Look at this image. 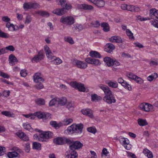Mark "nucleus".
<instances>
[{
	"label": "nucleus",
	"mask_w": 158,
	"mask_h": 158,
	"mask_svg": "<svg viewBox=\"0 0 158 158\" xmlns=\"http://www.w3.org/2000/svg\"><path fill=\"white\" fill-rule=\"evenodd\" d=\"M50 124L53 127L57 129L62 126V123L60 122L57 123L56 121H51L50 122Z\"/></svg>",
	"instance_id": "a878e982"
},
{
	"label": "nucleus",
	"mask_w": 158,
	"mask_h": 158,
	"mask_svg": "<svg viewBox=\"0 0 158 158\" xmlns=\"http://www.w3.org/2000/svg\"><path fill=\"white\" fill-rule=\"evenodd\" d=\"M57 99L58 104L61 106H64L67 103V100L66 98L63 97L60 98H57Z\"/></svg>",
	"instance_id": "cd10ccee"
},
{
	"label": "nucleus",
	"mask_w": 158,
	"mask_h": 158,
	"mask_svg": "<svg viewBox=\"0 0 158 158\" xmlns=\"http://www.w3.org/2000/svg\"><path fill=\"white\" fill-rule=\"evenodd\" d=\"M6 50H8L10 51L13 52L15 50V48L12 45H9L8 46L6 47Z\"/></svg>",
	"instance_id": "69168bd1"
},
{
	"label": "nucleus",
	"mask_w": 158,
	"mask_h": 158,
	"mask_svg": "<svg viewBox=\"0 0 158 158\" xmlns=\"http://www.w3.org/2000/svg\"><path fill=\"white\" fill-rule=\"evenodd\" d=\"M82 113L85 115H88L90 117L92 118L93 117V115L92 111L89 109H86L81 110Z\"/></svg>",
	"instance_id": "412c9836"
},
{
	"label": "nucleus",
	"mask_w": 158,
	"mask_h": 158,
	"mask_svg": "<svg viewBox=\"0 0 158 158\" xmlns=\"http://www.w3.org/2000/svg\"><path fill=\"white\" fill-rule=\"evenodd\" d=\"M9 37L10 35L8 34L1 31V30H0V37L7 39L9 38Z\"/></svg>",
	"instance_id": "37998d69"
},
{
	"label": "nucleus",
	"mask_w": 158,
	"mask_h": 158,
	"mask_svg": "<svg viewBox=\"0 0 158 158\" xmlns=\"http://www.w3.org/2000/svg\"><path fill=\"white\" fill-rule=\"evenodd\" d=\"M72 142L71 139L66 137H58L53 139V142L56 145L70 144Z\"/></svg>",
	"instance_id": "7ed1b4c3"
},
{
	"label": "nucleus",
	"mask_w": 158,
	"mask_h": 158,
	"mask_svg": "<svg viewBox=\"0 0 158 158\" xmlns=\"http://www.w3.org/2000/svg\"><path fill=\"white\" fill-rule=\"evenodd\" d=\"M64 9L63 8L61 9L57 8L53 10L52 12L58 15L61 16L65 13L64 11Z\"/></svg>",
	"instance_id": "b1692460"
},
{
	"label": "nucleus",
	"mask_w": 158,
	"mask_h": 158,
	"mask_svg": "<svg viewBox=\"0 0 158 158\" xmlns=\"http://www.w3.org/2000/svg\"><path fill=\"white\" fill-rule=\"evenodd\" d=\"M83 128V125L82 123L77 124H73L68 127L66 131V133L69 134L75 133L76 135L79 136H81Z\"/></svg>",
	"instance_id": "f03ea898"
},
{
	"label": "nucleus",
	"mask_w": 158,
	"mask_h": 158,
	"mask_svg": "<svg viewBox=\"0 0 158 158\" xmlns=\"http://www.w3.org/2000/svg\"><path fill=\"white\" fill-rule=\"evenodd\" d=\"M31 9L33 8L36 9L37 8H39L40 5L37 3H32L30 2Z\"/></svg>",
	"instance_id": "8fccbe9b"
},
{
	"label": "nucleus",
	"mask_w": 158,
	"mask_h": 158,
	"mask_svg": "<svg viewBox=\"0 0 158 158\" xmlns=\"http://www.w3.org/2000/svg\"><path fill=\"white\" fill-rule=\"evenodd\" d=\"M101 26L103 28V30L105 32H107L110 30V27L108 23H102L101 24Z\"/></svg>",
	"instance_id": "7c9ffc66"
},
{
	"label": "nucleus",
	"mask_w": 158,
	"mask_h": 158,
	"mask_svg": "<svg viewBox=\"0 0 158 158\" xmlns=\"http://www.w3.org/2000/svg\"><path fill=\"white\" fill-rule=\"evenodd\" d=\"M58 1L59 3H58V5H60L63 7H64L65 5L67 3V1L66 0H56V2H57Z\"/></svg>",
	"instance_id": "49530a36"
},
{
	"label": "nucleus",
	"mask_w": 158,
	"mask_h": 158,
	"mask_svg": "<svg viewBox=\"0 0 158 158\" xmlns=\"http://www.w3.org/2000/svg\"><path fill=\"white\" fill-rule=\"evenodd\" d=\"M9 63L12 66L15 65L18 62V60L16 57L13 54H10L9 56Z\"/></svg>",
	"instance_id": "4be33fe9"
},
{
	"label": "nucleus",
	"mask_w": 158,
	"mask_h": 158,
	"mask_svg": "<svg viewBox=\"0 0 158 158\" xmlns=\"http://www.w3.org/2000/svg\"><path fill=\"white\" fill-rule=\"evenodd\" d=\"M72 64L77 68L81 69H85L87 67V64L85 62L77 59L73 60L72 62Z\"/></svg>",
	"instance_id": "0eeeda50"
},
{
	"label": "nucleus",
	"mask_w": 158,
	"mask_h": 158,
	"mask_svg": "<svg viewBox=\"0 0 158 158\" xmlns=\"http://www.w3.org/2000/svg\"><path fill=\"white\" fill-rule=\"evenodd\" d=\"M127 10L132 12H136L140 10V8L137 6L128 5Z\"/></svg>",
	"instance_id": "f3484780"
},
{
	"label": "nucleus",
	"mask_w": 158,
	"mask_h": 158,
	"mask_svg": "<svg viewBox=\"0 0 158 158\" xmlns=\"http://www.w3.org/2000/svg\"><path fill=\"white\" fill-rule=\"evenodd\" d=\"M87 130L89 132L94 134L95 133L97 132V130L95 128L92 127H89L88 128H87Z\"/></svg>",
	"instance_id": "4d7b16f0"
},
{
	"label": "nucleus",
	"mask_w": 158,
	"mask_h": 158,
	"mask_svg": "<svg viewBox=\"0 0 158 158\" xmlns=\"http://www.w3.org/2000/svg\"><path fill=\"white\" fill-rule=\"evenodd\" d=\"M135 80L136 83L140 84H142L143 83V81L140 77L136 76V77L135 79Z\"/></svg>",
	"instance_id": "603ef678"
},
{
	"label": "nucleus",
	"mask_w": 158,
	"mask_h": 158,
	"mask_svg": "<svg viewBox=\"0 0 158 158\" xmlns=\"http://www.w3.org/2000/svg\"><path fill=\"white\" fill-rule=\"evenodd\" d=\"M66 156L68 158H77V152L75 151H72L70 154H67Z\"/></svg>",
	"instance_id": "72a5a7b5"
},
{
	"label": "nucleus",
	"mask_w": 158,
	"mask_h": 158,
	"mask_svg": "<svg viewBox=\"0 0 158 158\" xmlns=\"http://www.w3.org/2000/svg\"><path fill=\"white\" fill-rule=\"evenodd\" d=\"M57 98H55L51 100L49 103V105L50 106H53L55 105L56 102H57Z\"/></svg>",
	"instance_id": "5fc2aeb1"
},
{
	"label": "nucleus",
	"mask_w": 158,
	"mask_h": 158,
	"mask_svg": "<svg viewBox=\"0 0 158 158\" xmlns=\"http://www.w3.org/2000/svg\"><path fill=\"white\" fill-rule=\"evenodd\" d=\"M27 74L26 71L25 69L22 70L20 72V74L22 77H25L27 76Z\"/></svg>",
	"instance_id": "774afa93"
},
{
	"label": "nucleus",
	"mask_w": 158,
	"mask_h": 158,
	"mask_svg": "<svg viewBox=\"0 0 158 158\" xmlns=\"http://www.w3.org/2000/svg\"><path fill=\"white\" fill-rule=\"evenodd\" d=\"M110 41L111 42H116L118 43H122L124 41L120 37L116 36L111 37L110 39Z\"/></svg>",
	"instance_id": "dca6fc26"
},
{
	"label": "nucleus",
	"mask_w": 158,
	"mask_h": 158,
	"mask_svg": "<svg viewBox=\"0 0 158 158\" xmlns=\"http://www.w3.org/2000/svg\"><path fill=\"white\" fill-rule=\"evenodd\" d=\"M117 81L118 83L121 84L125 89L129 91L131 90L132 88L131 85L128 84L127 81H125L122 78L120 77L118 78Z\"/></svg>",
	"instance_id": "9b49d317"
},
{
	"label": "nucleus",
	"mask_w": 158,
	"mask_h": 158,
	"mask_svg": "<svg viewBox=\"0 0 158 158\" xmlns=\"http://www.w3.org/2000/svg\"><path fill=\"white\" fill-rule=\"evenodd\" d=\"M158 14V10H156L155 8H152L150 10V14L152 15L154 14Z\"/></svg>",
	"instance_id": "680f3d73"
},
{
	"label": "nucleus",
	"mask_w": 158,
	"mask_h": 158,
	"mask_svg": "<svg viewBox=\"0 0 158 158\" xmlns=\"http://www.w3.org/2000/svg\"><path fill=\"white\" fill-rule=\"evenodd\" d=\"M89 56L92 58H100L102 57L101 54L96 51H92L89 53Z\"/></svg>",
	"instance_id": "393cba45"
},
{
	"label": "nucleus",
	"mask_w": 158,
	"mask_h": 158,
	"mask_svg": "<svg viewBox=\"0 0 158 158\" xmlns=\"http://www.w3.org/2000/svg\"><path fill=\"white\" fill-rule=\"evenodd\" d=\"M77 7L79 9H82L85 10H91L93 8L92 6L85 4H78Z\"/></svg>",
	"instance_id": "a211bd4d"
},
{
	"label": "nucleus",
	"mask_w": 158,
	"mask_h": 158,
	"mask_svg": "<svg viewBox=\"0 0 158 158\" xmlns=\"http://www.w3.org/2000/svg\"><path fill=\"white\" fill-rule=\"evenodd\" d=\"M127 77L131 79L134 80L135 78L136 77V76L134 75L132 73H129L127 75Z\"/></svg>",
	"instance_id": "052dcab7"
},
{
	"label": "nucleus",
	"mask_w": 158,
	"mask_h": 158,
	"mask_svg": "<svg viewBox=\"0 0 158 158\" xmlns=\"http://www.w3.org/2000/svg\"><path fill=\"white\" fill-rule=\"evenodd\" d=\"M53 60L55 61L54 64L57 65L59 64L62 62L61 60L58 57L54 58L53 59Z\"/></svg>",
	"instance_id": "864d4df0"
},
{
	"label": "nucleus",
	"mask_w": 158,
	"mask_h": 158,
	"mask_svg": "<svg viewBox=\"0 0 158 158\" xmlns=\"http://www.w3.org/2000/svg\"><path fill=\"white\" fill-rule=\"evenodd\" d=\"M115 46L112 43H107L105 46V51L109 53H111L115 49Z\"/></svg>",
	"instance_id": "2eb2a0df"
},
{
	"label": "nucleus",
	"mask_w": 158,
	"mask_h": 158,
	"mask_svg": "<svg viewBox=\"0 0 158 158\" xmlns=\"http://www.w3.org/2000/svg\"><path fill=\"white\" fill-rule=\"evenodd\" d=\"M102 98L100 96H98L97 94H94L91 95V100L95 102H98L100 101Z\"/></svg>",
	"instance_id": "f704fd0d"
},
{
	"label": "nucleus",
	"mask_w": 158,
	"mask_h": 158,
	"mask_svg": "<svg viewBox=\"0 0 158 158\" xmlns=\"http://www.w3.org/2000/svg\"><path fill=\"white\" fill-rule=\"evenodd\" d=\"M120 143L123 144H128L129 143V140L126 138H121L119 139Z\"/></svg>",
	"instance_id": "4c0bfd02"
},
{
	"label": "nucleus",
	"mask_w": 158,
	"mask_h": 158,
	"mask_svg": "<svg viewBox=\"0 0 158 158\" xmlns=\"http://www.w3.org/2000/svg\"><path fill=\"white\" fill-rule=\"evenodd\" d=\"M83 29V26L81 24L74 25L73 27V30L74 31H80Z\"/></svg>",
	"instance_id": "2f4dec72"
},
{
	"label": "nucleus",
	"mask_w": 158,
	"mask_h": 158,
	"mask_svg": "<svg viewBox=\"0 0 158 158\" xmlns=\"http://www.w3.org/2000/svg\"><path fill=\"white\" fill-rule=\"evenodd\" d=\"M33 79L34 81L36 83H39L40 82H43L44 80L42 74L40 73H35L33 76Z\"/></svg>",
	"instance_id": "4468645a"
},
{
	"label": "nucleus",
	"mask_w": 158,
	"mask_h": 158,
	"mask_svg": "<svg viewBox=\"0 0 158 158\" xmlns=\"http://www.w3.org/2000/svg\"><path fill=\"white\" fill-rule=\"evenodd\" d=\"M23 8L25 11H27L31 9L30 2H25L23 4Z\"/></svg>",
	"instance_id": "79ce46f5"
},
{
	"label": "nucleus",
	"mask_w": 158,
	"mask_h": 158,
	"mask_svg": "<svg viewBox=\"0 0 158 158\" xmlns=\"http://www.w3.org/2000/svg\"><path fill=\"white\" fill-rule=\"evenodd\" d=\"M31 15H27L26 16L25 23L27 24L31 22Z\"/></svg>",
	"instance_id": "13d9d810"
},
{
	"label": "nucleus",
	"mask_w": 158,
	"mask_h": 158,
	"mask_svg": "<svg viewBox=\"0 0 158 158\" xmlns=\"http://www.w3.org/2000/svg\"><path fill=\"white\" fill-rule=\"evenodd\" d=\"M2 76L3 78H9L10 77V76L7 74L3 73L2 71H0V76Z\"/></svg>",
	"instance_id": "e2e57ef3"
},
{
	"label": "nucleus",
	"mask_w": 158,
	"mask_h": 158,
	"mask_svg": "<svg viewBox=\"0 0 158 158\" xmlns=\"http://www.w3.org/2000/svg\"><path fill=\"white\" fill-rule=\"evenodd\" d=\"M143 153L148 158H153V156L152 153L147 148L143 149Z\"/></svg>",
	"instance_id": "bb28decb"
},
{
	"label": "nucleus",
	"mask_w": 158,
	"mask_h": 158,
	"mask_svg": "<svg viewBox=\"0 0 158 158\" xmlns=\"http://www.w3.org/2000/svg\"><path fill=\"white\" fill-rule=\"evenodd\" d=\"M158 77V75L156 73H154L153 75L149 76L147 77V80L150 81H152L154 78H156Z\"/></svg>",
	"instance_id": "ea45409f"
},
{
	"label": "nucleus",
	"mask_w": 158,
	"mask_h": 158,
	"mask_svg": "<svg viewBox=\"0 0 158 158\" xmlns=\"http://www.w3.org/2000/svg\"><path fill=\"white\" fill-rule=\"evenodd\" d=\"M71 85L73 87L78 90L80 92H85V90L84 85L81 83H79L76 81L71 82Z\"/></svg>",
	"instance_id": "6e6552de"
},
{
	"label": "nucleus",
	"mask_w": 158,
	"mask_h": 158,
	"mask_svg": "<svg viewBox=\"0 0 158 158\" xmlns=\"http://www.w3.org/2000/svg\"><path fill=\"white\" fill-rule=\"evenodd\" d=\"M63 8L64 9V11L65 13L67 12V10H69L70 9H71L72 8V6L70 4H68L67 3L64 6Z\"/></svg>",
	"instance_id": "de8ad7c7"
},
{
	"label": "nucleus",
	"mask_w": 158,
	"mask_h": 158,
	"mask_svg": "<svg viewBox=\"0 0 158 158\" xmlns=\"http://www.w3.org/2000/svg\"><path fill=\"white\" fill-rule=\"evenodd\" d=\"M156 21L158 22V21L156 19H155L151 21V22L152 24V25L154 27L158 28V23Z\"/></svg>",
	"instance_id": "338daca9"
},
{
	"label": "nucleus",
	"mask_w": 158,
	"mask_h": 158,
	"mask_svg": "<svg viewBox=\"0 0 158 158\" xmlns=\"http://www.w3.org/2000/svg\"><path fill=\"white\" fill-rule=\"evenodd\" d=\"M16 135L19 138L23 140L27 141L29 140L28 137L23 132H17Z\"/></svg>",
	"instance_id": "5701e85b"
},
{
	"label": "nucleus",
	"mask_w": 158,
	"mask_h": 158,
	"mask_svg": "<svg viewBox=\"0 0 158 158\" xmlns=\"http://www.w3.org/2000/svg\"><path fill=\"white\" fill-rule=\"evenodd\" d=\"M23 115L27 118H30L31 119H34L36 116L39 119H42L44 122L50 120L52 118V115L49 113L41 111L36 112L33 114H23Z\"/></svg>",
	"instance_id": "f257e3e1"
},
{
	"label": "nucleus",
	"mask_w": 158,
	"mask_h": 158,
	"mask_svg": "<svg viewBox=\"0 0 158 158\" xmlns=\"http://www.w3.org/2000/svg\"><path fill=\"white\" fill-rule=\"evenodd\" d=\"M104 101L105 102L109 104H111L116 102V100L113 94L111 96L109 95L105 96L103 98Z\"/></svg>",
	"instance_id": "f8f14e48"
},
{
	"label": "nucleus",
	"mask_w": 158,
	"mask_h": 158,
	"mask_svg": "<svg viewBox=\"0 0 158 158\" xmlns=\"http://www.w3.org/2000/svg\"><path fill=\"white\" fill-rule=\"evenodd\" d=\"M74 105L71 102H68L67 103L66 108L69 110H73Z\"/></svg>",
	"instance_id": "c03bdc74"
},
{
	"label": "nucleus",
	"mask_w": 158,
	"mask_h": 158,
	"mask_svg": "<svg viewBox=\"0 0 158 158\" xmlns=\"http://www.w3.org/2000/svg\"><path fill=\"white\" fill-rule=\"evenodd\" d=\"M73 121V120L71 118H66L63 121L62 123V126L63 125H68L69 123H72Z\"/></svg>",
	"instance_id": "58836bf2"
},
{
	"label": "nucleus",
	"mask_w": 158,
	"mask_h": 158,
	"mask_svg": "<svg viewBox=\"0 0 158 158\" xmlns=\"http://www.w3.org/2000/svg\"><path fill=\"white\" fill-rule=\"evenodd\" d=\"M65 39V41L68 42L70 44H73L74 43V42L71 37H68L66 39Z\"/></svg>",
	"instance_id": "0e129e2a"
},
{
	"label": "nucleus",
	"mask_w": 158,
	"mask_h": 158,
	"mask_svg": "<svg viewBox=\"0 0 158 158\" xmlns=\"http://www.w3.org/2000/svg\"><path fill=\"white\" fill-rule=\"evenodd\" d=\"M72 142L70 144L69 148L71 150L74 149L75 150H78L81 148L83 146L82 143L78 141H74L73 140H71Z\"/></svg>",
	"instance_id": "423d86ee"
},
{
	"label": "nucleus",
	"mask_w": 158,
	"mask_h": 158,
	"mask_svg": "<svg viewBox=\"0 0 158 158\" xmlns=\"http://www.w3.org/2000/svg\"><path fill=\"white\" fill-rule=\"evenodd\" d=\"M46 56L50 60H53L54 58H56V57L53 56L51 51L46 54Z\"/></svg>",
	"instance_id": "6e6d98bb"
},
{
	"label": "nucleus",
	"mask_w": 158,
	"mask_h": 158,
	"mask_svg": "<svg viewBox=\"0 0 158 158\" xmlns=\"http://www.w3.org/2000/svg\"><path fill=\"white\" fill-rule=\"evenodd\" d=\"M113 60L109 57H106L103 58V61L106 63V65L110 66L113 65Z\"/></svg>",
	"instance_id": "c85d7f7f"
},
{
	"label": "nucleus",
	"mask_w": 158,
	"mask_h": 158,
	"mask_svg": "<svg viewBox=\"0 0 158 158\" xmlns=\"http://www.w3.org/2000/svg\"><path fill=\"white\" fill-rule=\"evenodd\" d=\"M85 61L87 63L94 64L96 66H99L101 64V62L99 60L94 58H87L85 59Z\"/></svg>",
	"instance_id": "9d476101"
},
{
	"label": "nucleus",
	"mask_w": 158,
	"mask_h": 158,
	"mask_svg": "<svg viewBox=\"0 0 158 158\" xmlns=\"http://www.w3.org/2000/svg\"><path fill=\"white\" fill-rule=\"evenodd\" d=\"M39 83L35 85V88L37 89H43L44 87V86L42 83V82H40Z\"/></svg>",
	"instance_id": "bf43d9fd"
},
{
	"label": "nucleus",
	"mask_w": 158,
	"mask_h": 158,
	"mask_svg": "<svg viewBox=\"0 0 158 158\" xmlns=\"http://www.w3.org/2000/svg\"><path fill=\"white\" fill-rule=\"evenodd\" d=\"M6 27L8 28V30L11 31L18 30L19 29V27L17 26L14 25L10 23H8L6 24Z\"/></svg>",
	"instance_id": "6ab92c4d"
},
{
	"label": "nucleus",
	"mask_w": 158,
	"mask_h": 158,
	"mask_svg": "<svg viewBox=\"0 0 158 158\" xmlns=\"http://www.w3.org/2000/svg\"><path fill=\"white\" fill-rule=\"evenodd\" d=\"M37 13L43 17H48L49 15V13L45 11H38Z\"/></svg>",
	"instance_id": "a19ab883"
},
{
	"label": "nucleus",
	"mask_w": 158,
	"mask_h": 158,
	"mask_svg": "<svg viewBox=\"0 0 158 158\" xmlns=\"http://www.w3.org/2000/svg\"><path fill=\"white\" fill-rule=\"evenodd\" d=\"M35 101L36 103L38 105H44L45 103L44 99L41 98H38L36 99Z\"/></svg>",
	"instance_id": "a18cd8bd"
},
{
	"label": "nucleus",
	"mask_w": 158,
	"mask_h": 158,
	"mask_svg": "<svg viewBox=\"0 0 158 158\" xmlns=\"http://www.w3.org/2000/svg\"><path fill=\"white\" fill-rule=\"evenodd\" d=\"M98 7H102L105 5V2L103 0H95L93 3Z\"/></svg>",
	"instance_id": "c756f323"
},
{
	"label": "nucleus",
	"mask_w": 158,
	"mask_h": 158,
	"mask_svg": "<svg viewBox=\"0 0 158 158\" xmlns=\"http://www.w3.org/2000/svg\"><path fill=\"white\" fill-rule=\"evenodd\" d=\"M1 114L9 117H11L12 115L11 112L10 111H3L1 112Z\"/></svg>",
	"instance_id": "3c124183"
},
{
	"label": "nucleus",
	"mask_w": 158,
	"mask_h": 158,
	"mask_svg": "<svg viewBox=\"0 0 158 158\" xmlns=\"http://www.w3.org/2000/svg\"><path fill=\"white\" fill-rule=\"evenodd\" d=\"M139 125L141 126H143L148 125V123L145 119L139 118L138 119Z\"/></svg>",
	"instance_id": "e433bc0d"
},
{
	"label": "nucleus",
	"mask_w": 158,
	"mask_h": 158,
	"mask_svg": "<svg viewBox=\"0 0 158 158\" xmlns=\"http://www.w3.org/2000/svg\"><path fill=\"white\" fill-rule=\"evenodd\" d=\"M98 86L104 91L105 94V96H111L113 94L110 88L106 85L100 84L98 85Z\"/></svg>",
	"instance_id": "1a4fd4ad"
},
{
	"label": "nucleus",
	"mask_w": 158,
	"mask_h": 158,
	"mask_svg": "<svg viewBox=\"0 0 158 158\" xmlns=\"http://www.w3.org/2000/svg\"><path fill=\"white\" fill-rule=\"evenodd\" d=\"M19 154L16 152H9L7 154V156L9 158H14L18 156Z\"/></svg>",
	"instance_id": "473e14b6"
},
{
	"label": "nucleus",
	"mask_w": 158,
	"mask_h": 158,
	"mask_svg": "<svg viewBox=\"0 0 158 158\" xmlns=\"http://www.w3.org/2000/svg\"><path fill=\"white\" fill-rule=\"evenodd\" d=\"M106 83L110 87L113 88H117L118 85V83L116 81H112L108 80L106 81Z\"/></svg>",
	"instance_id": "aec40b11"
},
{
	"label": "nucleus",
	"mask_w": 158,
	"mask_h": 158,
	"mask_svg": "<svg viewBox=\"0 0 158 158\" xmlns=\"http://www.w3.org/2000/svg\"><path fill=\"white\" fill-rule=\"evenodd\" d=\"M23 128L27 130L30 131L32 129L31 127L29 124L27 123H23Z\"/></svg>",
	"instance_id": "09e8293b"
},
{
	"label": "nucleus",
	"mask_w": 158,
	"mask_h": 158,
	"mask_svg": "<svg viewBox=\"0 0 158 158\" xmlns=\"http://www.w3.org/2000/svg\"><path fill=\"white\" fill-rule=\"evenodd\" d=\"M53 133L51 131H44L40 134L39 141L44 142L46 139L52 138Z\"/></svg>",
	"instance_id": "39448f33"
},
{
	"label": "nucleus",
	"mask_w": 158,
	"mask_h": 158,
	"mask_svg": "<svg viewBox=\"0 0 158 158\" xmlns=\"http://www.w3.org/2000/svg\"><path fill=\"white\" fill-rule=\"evenodd\" d=\"M60 22L65 25H71L75 23V19L71 16H62L60 19Z\"/></svg>",
	"instance_id": "20e7f679"
},
{
	"label": "nucleus",
	"mask_w": 158,
	"mask_h": 158,
	"mask_svg": "<svg viewBox=\"0 0 158 158\" xmlns=\"http://www.w3.org/2000/svg\"><path fill=\"white\" fill-rule=\"evenodd\" d=\"M140 109L145 111H149L152 107V106L148 103L144 102L141 104L139 106Z\"/></svg>",
	"instance_id": "ddd939ff"
},
{
	"label": "nucleus",
	"mask_w": 158,
	"mask_h": 158,
	"mask_svg": "<svg viewBox=\"0 0 158 158\" xmlns=\"http://www.w3.org/2000/svg\"><path fill=\"white\" fill-rule=\"evenodd\" d=\"M32 148L33 149L40 150L41 149V144L37 142H33L32 144Z\"/></svg>",
	"instance_id": "c9c22d12"
}]
</instances>
